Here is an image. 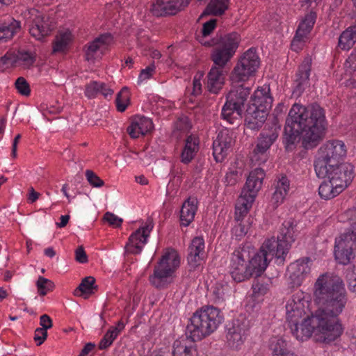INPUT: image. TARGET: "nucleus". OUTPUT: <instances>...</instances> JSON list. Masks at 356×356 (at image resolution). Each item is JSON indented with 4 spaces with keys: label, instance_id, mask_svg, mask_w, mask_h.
<instances>
[{
    "label": "nucleus",
    "instance_id": "1",
    "mask_svg": "<svg viewBox=\"0 0 356 356\" xmlns=\"http://www.w3.org/2000/svg\"><path fill=\"white\" fill-rule=\"evenodd\" d=\"M327 125L325 110L318 104H293L284 126L282 143L286 150L295 149L300 139L305 149L316 147L323 139Z\"/></svg>",
    "mask_w": 356,
    "mask_h": 356
},
{
    "label": "nucleus",
    "instance_id": "2",
    "mask_svg": "<svg viewBox=\"0 0 356 356\" xmlns=\"http://www.w3.org/2000/svg\"><path fill=\"white\" fill-rule=\"evenodd\" d=\"M314 295L319 308L316 311V321L326 323L332 330L330 336L339 337L343 327L339 315L342 312L346 302V290L339 278L330 279L321 275L315 283Z\"/></svg>",
    "mask_w": 356,
    "mask_h": 356
},
{
    "label": "nucleus",
    "instance_id": "3",
    "mask_svg": "<svg viewBox=\"0 0 356 356\" xmlns=\"http://www.w3.org/2000/svg\"><path fill=\"white\" fill-rule=\"evenodd\" d=\"M271 259L263 245L252 257L245 247L238 248L231 255L229 273L235 282H241L253 276H260Z\"/></svg>",
    "mask_w": 356,
    "mask_h": 356
},
{
    "label": "nucleus",
    "instance_id": "4",
    "mask_svg": "<svg viewBox=\"0 0 356 356\" xmlns=\"http://www.w3.org/2000/svg\"><path fill=\"white\" fill-rule=\"evenodd\" d=\"M223 321L220 311L213 306H204L189 318L186 334L192 341L202 340L215 332Z\"/></svg>",
    "mask_w": 356,
    "mask_h": 356
},
{
    "label": "nucleus",
    "instance_id": "5",
    "mask_svg": "<svg viewBox=\"0 0 356 356\" xmlns=\"http://www.w3.org/2000/svg\"><path fill=\"white\" fill-rule=\"evenodd\" d=\"M250 102L245 110V126L251 131H257L263 126L272 107L269 86L259 87L250 96Z\"/></svg>",
    "mask_w": 356,
    "mask_h": 356
},
{
    "label": "nucleus",
    "instance_id": "6",
    "mask_svg": "<svg viewBox=\"0 0 356 356\" xmlns=\"http://www.w3.org/2000/svg\"><path fill=\"white\" fill-rule=\"evenodd\" d=\"M297 221L288 218L284 221L280 229V234L277 238L271 237L266 239L263 243V248L266 249L270 259L275 258L277 265H284L286 257L289 253L291 244L295 241L298 233Z\"/></svg>",
    "mask_w": 356,
    "mask_h": 356
},
{
    "label": "nucleus",
    "instance_id": "7",
    "mask_svg": "<svg viewBox=\"0 0 356 356\" xmlns=\"http://www.w3.org/2000/svg\"><path fill=\"white\" fill-rule=\"evenodd\" d=\"M241 42L240 35L232 32L225 35H216L209 41L200 40L207 47H213L211 59L216 65H226L234 56Z\"/></svg>",
    "mask_w": 356,
    "mask_h": 356
},
{
    "label": "nucleus",
    "instance_id": "8",
    "mask_svg": "<svg viewBox=\"0 0 356 356\" xmlns=\"http://www.w3.org/2000/svg\"><path fill=\"white\" fill-rule=\"evenodd\" d=\"M251 88L240 85L233 88L227 94L226 102L221 110V118L229 124L239 121L245 115V106L250 104Z\"/></svg>",
    "mask_w": 356,
    "mask_h": 356
},
{
    "label": "nucleus",
    "instance_id": "9",
    "mask_svg": "<svg viewBox=\"0 0 356 356\" xmlns=\"http://www.w3.org/2000/svg\"><path fill=\"white\" fill-rule=\"evenodd\" d=\"M264 177L265 172L261 168H257L250 172L236 206L235 220L237 222H242V218L248 213L258 191L261 188Z\"/></svg>",
    "mask_w": 356,
    "mask_h": 356
},
{
    "label": "nucleus",
    "instance_id": "10",
    "mask_svg": "<svg viewBox=\"0 0 356 356\" xmlns=\"http://www.w3.org/2000/svg\"><path fill=\"white\" fill-rule=\"evenodd\" d=\"M179 265V253L174 249H168L154 266L153 275L149 277L152 285L157 289L165 288L171 282L168 280L172 277Z\"/></svg>",
    "mask_w": 356,
    "mask_h": 356
},
{
    "label": "nucleus",
    "instance_id": "11",
    "mask_svg": "<svg viewBox=\"0 0 356 356\" xmlns=\"http://www.w3.org/2000/svg\"><path fill=\"white\" fill-rule=\"evenodd\" d=\"M260 65V59L256 49L250 48L247 50L238 59L234 67L230 80L232 83L244 82L254 74Z\"/></svg>",
    "mask_w": 356,
    "mask_h": 356
},
{
    "label": "nucleus",
    "instance_id": "12",
    "mask_svg": "<svg viewBox=\"0 0 356 356\" xmlns=\"http://www.w3.org/2000/svg\"><path fill=\"white\" fill-rule=\"evenodd\" d=\"M346 147L341 140L327 141L318 150V157L314 162L315 170L323 173L325 165L338 163L339 161L346 156Z\"/></svg>",
    "mask_w": 356,
    "mask_h": 356
},
{
    "label": "nucleus",
    "instance_id": "13",
    "mask_svg": "<svg viewBox=\"0 0 356 356\" xmlns=\"http://www.w3.org/2000/svg\"><path fill=\"white\" fill-rule=\"evenodd\" d=\"M316 175L322 179H330L334 184H339L344 190L352 182L355 176V168L350 163H341L325 165L323 173L315 170Z\"/></svg>",
    "mask_w": 356,
    "mask_h": 356
},
{
    "label": "nucleus",
    "instance_id": "14",
    "mask_svg": "<svg viewBox=\"0 0 356 356\" xmlns=\"http://www.w3.org/2000/svg\"><path fill=\"white\" fill-rule=\"evenodd\" d=\"M279 127H272L270 129H264L257 138V143L251 155V161L261 165L268 159V149L279 136Z\"/></svg>",
    "mask_w": 356,
    "mask_h": 356
},
{
    "label": "nucleus",
    "instance_id": "15",
    "mask_svg": "<svg viewBox=\"0 0 356 356\" xmlns=\"http://www.w3.org/2000/svg\"><path fill=\"white\" fill-rule=\"evenodd\" d=\"M250 327V321L245 316H240L234 319L227 334L228 345L232 348L238 349L246 339Z\"/></svg>",
    "mask_w": 356,
    "mask_h": 356
},
{
    "label": "nucleus",
    "instance_id": "16",
    "mask_svg": "<svg viewBox=\"0 0 356 356\" xmlns=\"http://www.w3.org/2000/svg\"><path fill=\"white\" fill-rule=\"evenodd\" d=\"M311 259L304 257L293 262L288 267L289 285L291 287H298L303 282L310 278Z\"/></svg>",
    "mask_w": 356,
    "mask_h": 356
},
{
    "label": "nucleus",
    "instance_id": "17",
    "mask_svg": "<svg viewBox=\"0 0 356 356\" xmlns=\"http://www.w3.org/2000/svg\"><path fill=\"white\" fill-rule=\"evenodd\" d=\"M308 301L302 291H298L289 298L286 303V317L289 322H296L306 314Z\"/></svg>",
    "mask_w": 356,
    "mask_h": 356
},
{
    "label": "nucleus",
    "instance_id": "18",
    "mask_svg": "<svg viewBox=\"0 0 356 356\" xmlns=\"http://www.w3.org/2000/svg\"><path fill=\"white\" fill-rule=\"evenodd\" d=\"M191 0H156L151 5L152 15L160 17L176 15L184 10Z\"/></svg>",
    "mask_w": 356,
    "mask_h": 356
},
{
    "label": "nucleus",
    "instance_id": "19",
    "mask_svg": "<svg viewBox=\"0 0 356 356\" xmlns=\"http://www.w3.org/2000/svg\"><path fill=\"white\" fill-rule=\"evenodd\" d=\"M233 132L228 129L220 130L213 142V155L216 162H222L234 144Z\"/></svg>",
    "mask_w": 356,
    "mask_h": 356
},
{
    "label": "nucleus",
    "instance_id": "20",
    "mask_svg": "<svg viewBox=\"0 0 356 356\" xmlns=\"http://www.w3.org/2000/svg\"><path fill=\"white\" fill-rule=\"evenodd\" d=\"M316 312L312 315V316H307L302 322L300 325L302 326V332H304L303 336L306 338H309L314 331H316L322 334V338L324 342L330 343L334 341L338 337H332L330 336V333H332V330L326 323H321L318 321H316Z\"/></svg>",
    "mask_w": 356,
    "mask_h": 356
},
{
    "label": "nucleus",
    "instance_id": "21",
    "mask_svg": "<svg viewBox=\"0 0 356 356\" xmlns=\"http://www.w3.org/2000/svg\"><path fill=\"white\" fill-rule=\"evenodd\" d=\"M312 60L306 58L295 75L293 84V95L299 97L307 88L309 86V75L311 72Z\"/></svg>",
    "mask_w": 356,
    "mask_h": 356
},
{
    "label": "nucleus",
    "instance_id": "22",
    "mask_svg": "<svg viewBox=\"0 0 356 356\" xmlns=\"http://www.w3.org/2000/svg\"><path fill=\"white\" fill-rule=\"evenodd\" d=\"M152 227L153 226L149 223L140 227L132 233L125 245L126 252L134 254H140L144 245L147 243V238Z\"/></svg>",
    "mask_w": 356,
    "mask_h": 356
},
{
    "label": "nucleus",
    "instance_id": "23",
    "mask_svg": "<svg viewBox=\"0 0 356 356\" xmlns=\"http://www.w3.org/2000/svg\"><path fill=\"white\" fill-rule=\"evenodd\" d=\"M26 23L30 34L38 40H42L51 32L48 18L38 11L31 15Z\"/></svg>",
    "mask_w": 356,
    "mask_h": 356
},
{
    "label": "nucleus",
    "instance_id": "24",
    "mask_svg": "<svg viewBox=\"0 0 356 356\" xmlns=\"http://www.w3.org/2000/svg\"><path fill=\"white\" fill-rule=\"evenodd\" d=\"M226 65H214L207 75V88L209 92L217 94L224 84L225 75L227 72Z\"/></svg>",
    "mask_w": 356,
    "mask_h": 356
},
{
    "label": "nucleus",
    "instance_id": "25",
    "mask_svg": "<svg viewBox=\"0 0 356 356\" xmlns=\"http://www.w3.org/2000/svg\"><path fill=\"white\" fill-rule=\"evenodd\" d=\"M316 19V14L314 12H310L307 14L302 21L300 23L296 35L291 42V49L294 51H297L296 49V44L299 42H304L305 38H307V35L312 31Z\"/></svg>",
    "mask_w": 356,
    "mask_h": 356
},
{
    "label": "nucleus",
    "instance_id": "26",
    "mask_svg": "<svg viewBox=\"0 0 356 356\" xmlns=\"http://www.w3.org/2000/svg\"><path fill=\"white\" fill-rule=\"evenodd\" d=\"M21 29L19 21L8 17L0 22V42H6L11 40Z\"/></svg>",
    "mask_w": 356,
    "mask_h": 356
},
{
    "label": "nucleus",
    "instance_id": "27",
    "mask_svg": "<svg viewBox=\"0 0 356 356\" xmlns=\"http://www.w3.org/2000/svg\"><path fill=\"white\" fill-rule=\"evenodd\" d=\"M197 200L188 197L184 201L180 210L181 225L188 227L193 220L197 210Z\"/></svg>",
    "mask_w": 356,
    "mask_h": 356
},
{
    "label": "nucleus",
    "instance_id": "28",
    "mask_svg": "<svg viewBox=\"0 0 356 356\" xmlns=\"http://www.w3.org/2000/svg\"><path fill=\"white\" fill-rule=\"evenodd\" d=\"M290 187V181L286 175H280L275 180V191L272 195L273 204L277 207L282 203Z\"/></svg>",
    "mask_w": 356,
    "mask_h": 356
},
{
    "label": "nucleus",
    "instance_id": "29",
    "mask_svg": "<svg viewBox=\"0 0 356 356\" xmlns=\"http://www.w3.org/2000/svg\"><path fill=\"white\" fill-rule=\"evenodd\" d=\"M343 191L339 184H334L330 179L324 180L318 188V194L324 200H330L337 196Z\"/></svg>",
    "mask_w": 356,
    "mask_h": 356
},
{
    "label": "nucleus",
    "instance_id": "30",
    "mask_svg": "<svg viewBox=\"0 0 356 356\" xmlns=\"http://www.w3.org/2000/svg\"><path fill=\"white\" fill-rule=\"evenodd\" d=\"M337 248L347 249L349 251L353 252L356 250V230L352 228L341 234L339 238H336L335 245Z\"/></svg>",
    "mask_w": 356,
    "mask_h": 356
},
{
    "label": "nucleus",
    "instance_id": "31",
    "mask_svg": "<svg viewBox=\"0 0 356 356\" xmlns=\"http://www.w3.org/2000/svg\"><path fill=\"white\" fill-rule=\"evenodd\" d=\"M356 42V26H350L339 37L338 47L342 50L350 49Z\"/></svg>",
    "mask_w": 356,
    "mask_h": 356
},
{
    "label": "nucleus",
    "instance_id": "32",
    "mask_svg": "<svg viewBox=\"0 0 356 356\" xmlns=\"http://www.w3.org/2000/svg\"><path fill=\"white\" fill-rule=\"evenodd\" d=\"M97 288L95 279L92 276L86 277L74 290V295L76 296H84L86 298L87 297L85 296L94 293Z\"/></svg>",
    "mask_w": 356,
    "mask_h": 356
},
{
    "label": "nucleus",
    "instance_id": "33",
    "mask_svg": "<svg viewBox=\"0 0 356 356\" xmlns=\"http://www.w3.org/2000/svg\"><path fill=\"white\" fill-rule=\"evenodd\" d=\"M229 0H211L203 15H221L229 7Z\"/></svg>",
    "mask_w": 356,
    "mask_h": 356
},
{
    "label": "nucleus",
    "instance_id": "34",
    "mask_svg": "<svg viewBox=\"0 0 356 356\" xmlns=\"http://www.w3.org/2000/svg\"><path fill=\"white\" fill-rule=\"evenodd\" d=\"M173 356H198L195 345L187 346L181 341H176L173 344Z\"/></svg>",
    "mask_w": 356,
    "mask_h": 356
},
{
    "label": "nucleus",
    "instance_id": "35",
    "mask_svg": "<svg viewBox=\"0 0 356 356\" xmlns=\"http://www.w3.org/2000/svg\"><path fill=\"white\" fill-rule=\"evenodd\" d=\"M270 349L276 355L284 356L289 353L287 348L286 341L281 337H273L270 339Z\"/></svg>",
    "mask_w": 356,
    "mask_h": 356
},
{
    "label": "nucleus",
    "instance_id": "36",
    "mask_svg": "<svg viewBox=\"0 0 356 356\" xmlns=\"http://www.w3.org/2000/svg\"><path fill=\"white\" fill-rule=\"evenodd\" d=\"M129 102V94L127 87H124L118 94L115 99L117 110L124 112Z\"/></svg>",
    "mask_w": 356,
    "mask_h": 356
},
{
    "label": "nucleus",
    "instance_id": "37",
    "mask_svg": "<svg viewBox=\"0 0 356 356\" xmlns=\"http://www.w3.org/2000/svg\"><path fill=\"white\" fill-rule=\"evenodd\" d=\"M342 250L343 251H341V248L334 247L335 259L340 264L347 265L355 258V253L345 248Z\"/></svg>",
    "mask_w": 356,
    "mask_h": 356
},
{
    "label": "nucleus",
    "instance_id": "38",
    "mask_svg": "<svg viewBox=\"0 0 356 356\" xmlns=\"http://www.w3.org/2000/svg\"><path fill=\"white\" fill-rule=\"evenodd\" d=\"M70 40V33L65 32L61 33L56 38L53 46L54 52H59L64 51L69 44Z\"/></svg>",
    "mask_w": 356,
    "mask_h": 356
},
{
    "label": "nucleus",
    "instance_id": "39",
    "mask_svg": "<svg viewBox=\"0 0 356 356\" xmlns=\"http://www.w3.org/2000/svg\"><path fill=\"white\" fill-rule=\"evenodd\" d=\"M38 293L40 296H45L48 291L54 288V282L44 277L40 276L36 282Z\"/></svg>",
    "mask_w": 356,
    "mask_h": 356
},
{
    "label": "nucleus",
    "instance_id": "40",
    "mask_svg": "<svg viewBox=\"0 0 356 356\" xmlns=\"http://www.w3.org/2000/svg\"><path fill=\"white\" fill-rule=\"evenodd\" d=\"M230 291L227 284L216 283L213 287V295L216 302H222Z\"/></svg>",
    "mask_w": 356,
    "mask_h": 356
},
{
    "label": "nucleus",
    "instance_id": "41",
    "mask_svg": "<svg viewBox=\"0 0 356 356\" xmlns=\"http://www.w3.org/2000/svg\"><path fill=\"white\" fill-rule=\"evenodd\" d=\"M136 122L138 126V131L140 132L141 135H145L154 128L152 120L148 118L143 116L136 120Z\"/></svg>",
    "mask_w": 356,
    "mask_h": 356
},
{
    "label": "nucleus",
    "instance_id": "42",
    "mask_svg": "<svg viewBox=\"0 0 356 356\" xmlns=\"http://www.w3.org/2000/svg\"><path fill=\"white\" fill-rule=\"evenodd\" d=\"M16 64L21 63L22 65L26 67L31 66L35 62V57L29 51H19L15 55Z\"/></svg>",
    "mask_w": 356,
    "mask_h": 356
},
{
    "label": "nucleus",
    "instance_id": "43",
    "mask_svg": "<svg viewBox=\"0 0 356 356\" xmlns=\"http://www.w3.org/2000/svg\"><path fill=\"white\" fill-rule=\"evenodd\" d=\"M104 86V83L97 81H91L86 86L85 95L88 98H94L99 94L100 90Z\"/></svg>",
    "mask_w": 356,
    "mask_h": 356
},
{
    "label": "nucleus",
    "instance_id": "44",
    "mask_svg": "<svg viewBox=\"0 0 356 356\" xmlns=\"http://www.w3.org/2000/svg\"><path fill=\"white\" fill-rule=\"evenodd\" d=\"M188 250L206 254L205 243L204 238L201 236H196L193 238L188 246Z\"/></svg>",
    "mask_w": 356,
    "mask_h": 356
},
{
    "label": "nucleus",
    "instance_id": "45",
    "mask_svg": "<svg viewBox=\"0 0 356 356\" xmlns=\"http://www.w3.org/2000/svg\"><path fill=\"white\" fill-rule=\"evenodd\" d=\"M117 337V332H113L109 329L100 341L98 346L100 350L106 349L113 343V341L116 339Z\"/></svg>",
    "mask_w": 356,
    "mask_h": 356
},
{
    "label": "nucleus",
    "instance_id": "46",
    "mask_svg": "<svg viewBox=\"0 0 356 356\" xmlns=\"http://www.w3.org/2000/svg\"><path fill=\"white\" fill-rule=\"evenodd\" d=\"M86 177L90 186L95 188H100L104 185V181L92 170H86Z\"/></svg>",
    "mask_w": 356,
    "mask_h": 356
},
{
    "label": "nucleus",
    "instance_id": "47",
    "mask_svg": "<svg viewBox=\"0 0 356 356\" xmlns=\"http://www.w3.org/2000/svg\"><path fill=\"white\" fill-rule=\"evenodd\" d=\"M216 19H210L209 21L205 22L203 24L202 29V35L198 36L197 39L199 42H200V40L203 41H207V40H205L207 36H209L211 32L214 30L216 25ZM209 40H208L209 41Z\"/></svg>",
    "mask_w": 356,
    "mask_h": 356
},
{
    "label": "nucleus",
    "instance_id": "48",
    "mask_svg": "<svg viewBox=\"0 0 356 356\" xmlns=\"http://www.w3.org/2000/svg\"><path fill=\"white\" fill-rule=\"evenodd\" d=\"M15 86L18 92L22 95L28 96L30 95L31 90L29 84L24 77L20 76L17 78Z\"/></svg>",
    "mask_w": 356,
    "mask_h": 356
},
{
    "label": "nucleus",
    "instance_id": "49",
    "mask_svg": "<svg viewBox=\"0 0 356 356\" xmlns=\"http://www.w3.org/2000/svg\"><path fill=\"white\" fill-rule=\"evenodd\" d=\"M16 65L15 55L6 54L0 58V72Z\"/></svg>",
    "mask_w": 356,
    "mask_h": 356
},
{
    "label": "nucleus",
    "instance_id": "50",
    "mask_svg": "<svg viewBox=\"0 0 356 356\" xmlns=\"http://www.w3.org/2000/svg\"><path fill=\"white\" fill-rule=\"evenodd\" d=\"M248 229V226L239 221L232 229V234L236 240H241L247 234Z\"/></svg>",
    "mask_w": 356,
    "mask_h": 356
},
{
    "label": "nucleus",
    "instance_id": "51",
    "mask_svg": "<svg viewBox=\"0 0 356 356\" xmlns=\"http://www.w3.org/2000/svg\"><path fill=\"white\" fill-rule=\"evenodd\" d=\"M104 220L106 221L110 225L115 227H121L123 222L122 218H119L116 215L111 212H106L104 216Z\"/></svg>",
    "mask_w": 356,
    "mask_h": 356
},
{
    "label": "nucleus",
    "instance_id": "52",
    "mask_svg": "<svg viewBox=\"0 0 356 356\" xmlns=\"http://www.w3.org/2000/svg\"><path fill=\"white\" fill-rule=\"evenodd\" d=\"M299 321L291 322V332L292 334L299 341L307 340L305 336H303L304 332H302V326L298 324Z\"/></svg>",
    "mask_w": 356,
    "mask_h": 356
},
{
    "label": "nucleus",
    "instance_id": "53",
    "mask_svg": "<svg viewBox=\"0 0 356 356\" xmlns=\"http://www.w3.org/2000/svg\"><path fill=\"white\" fill-rule=\"evenodd\" d=\"M175 127L181 131H186L191 129V126L188 118L186 116H182L176 121Z\"/></svg>",
    "mask_w": 356,
    "mask_h": 356
},
{
    "label": "nucleus",
    "instance_id": "54",
    "mask_svg": "<svg viewBox=\"0 0 356 356\" xmlns=\"http://www.w3.org/2000/svg\"><path fill=\"white\" fill-rule=\"evenodd\" d=\"M156 67L154 63H152L150 65L147 66L145 69L141 70L138 76V83L149 79L152 73L154 72Z\"/></svg>",
    "mask_w": 356,
    "mask_h": 356
},
{
    "label": "nucleus",
    "instance_id": "55",
    "mask_svg": "<svg viewBox=\"0 0 356 356\" xmlns=\"http://www.w3.org/2000/svg\"><path fill=\"white\" fill-rule=\"evenodd\" d=\"M100 44L98 42H96L95 39L92 42H90L87 48L86 51V58L87 60H90L93 58L94 54L100 48Z\"/></svg>",
    "mask_w": 356,
    "mask_h": 356
},
{
    "label": "nucleus",
    "instance_id": "56",
    "mask_svg": "<svg viewBox=\"0 0 356 356\" xmlns=\"http://www.w3.org/2000/svg\"><path fill=\"white\" fill-rule=\"evenodd\" d=\"M185 148L191 149L193 151H198L199 139L195 136L190 135L186 139Z\"/></svg>",
    "mask_w": 356,
    "mask_h": 356
},
{
    "label": "nucleus",
    "instance_id": "57",
    "mask_svg": "<svg viewBox=\"0 0 356 356\" xmlns=\"http://www.w3.org/2000/svg\"><path fill=\"white\" fill-rule=\"evenodd\" d=\"M197 152L184 147L181 154V162L184 164L189 163L194 158Z\"/></svg>",
    "mask_w": 356,
    "mask_h": 356
},
{
    "label": "nucleus",
    "instance_id": "58",
    "mask_svg": "<svg viewBox=\"0 0 356 356\" xmlns=\"http://www.w3.org/2000/svg\"><path fill=\"white\" fill-rule=\"evenodd\" d=\"M48 336L47 331L42 330L40 328H37L35 330L34 340L36 342L37 346L42 345L44 341L47 339Z\"/></svg>",
    "mask_w": 356,
    "mask_h": 356
},
{
    "label": "nucleus",
    "instance_id": "59",
    "mask_svg": "<svg viewBox=\"0 0 356 356\" xmlns=\"http://www.w3.org/2000/svg\"><path fill=\"white\" fill-rule=\"evenodd\" d=\"M204 259L187 255V262L190 268V270H195L197 267L200 266Z\"/></svg>",
    "mask_w": 356,
    "mask_h": 356
},
{
    "label": "nucleus",
    "instance_id": "60",
    "mask_svg": "<svg viewBox=\"0 0 356 356\" xmlns=\"http://www.w3.org/2000/svg\"><path fill=\"white\" fill-rule=\"evenodd\" d=\"M40 329L47 331L48 329L53 326L51 318L47 314H43L40 318Z\"/></svg>",
    "mask_w": 356,
    "mask_h": 356
},
{
    "label": "nucleus",
    "instance_id": "61",
    "mask_svg": "<svg viewBox=\"0 0 356 356\" xmlns=\"http://www.w3.org/2000/svg\"><path fill=\"white\" fill-rule=\"evenodd\" d=\"M75 259L81 263L85 264L88 261V256L83 246H79L75 250Z\"/></svg>",
    "mask_w": 356,
    "mask_h": 356
},
{
    "label": "nucleus",
    "instance_id": "62",
    "mask_svg": "<svg viewBox=\"0 0 356 356\" xmlns=\"http://www.w3.org/2000/svg\"><path fill=\"white\" fill-rule=\"evenodd\" d=\"M348 289L353 292H356V269L347 275Z\"/></svg>",
    "mask_w": 356,
    "mask_h": 356
},
{
    "label": "nucleus",
    "instance_id": "63",
    "mask_svg": "<svg viewBox=\"0 0 356 356\" xmlns=\"http://www.w3.org/2000/svg\"><path fill=\"white\" fill-rule=\"evenodd\" d=\"M96 42H98L100 46L108 45L113 41V36L109 33H106L100 35L99 37L95 38Z\"/></svg>",
    "mask_w": 356,
    "mask_h": 356
},
{
    "label": "nucleus",
    "instance_id": "64",
    "mask_svg": "<svg viewBox=\"0 0 356 356\" xmlns=\"http://www.w3.org/2000/svg\"><path fill=\"white\" fill-rule=\"evenodd\" d=\"M138 124L136 120L133 121L130 126L127 127V132L132 138H137L141 135L140 132L138 131Z\"/></svg>",
    "mask_w": 356,
    "mask_h": 356
}]
</instances>
